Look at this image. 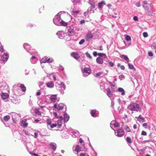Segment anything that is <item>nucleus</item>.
<instances>
[{
  "instance_id": "obj_1",
  "label": "nucleus",
  "mask_w": 156,
  "mask_h": 156,
  "mask_svg": "<svg viewBox=\"0 0 156 156\" xmlns=\"http://www.w3.org/2000/svg\"><path fill=\"white\" fill-rule=\"evenodd\" d=\"M61 13H58L53 19L54 23L56 25L59 26L61 25L66 26H67V23L62 20L60 17Z\"/></svg>"
},
{
  "instance_id": "obj_2",
  "label": "nucleus",
  "mask_w": 156,
  "mask_h": 156,
  "mask_svg": "<svg viewBox=\"0 0 156 156\" xmlns=\"http://www.w3.org/2000/svg\"><path fill=\"white\" fill-rule=\"evenodd\" d=\"M53 107L54 108L53 110L57 111L58 113H59L60 115L62 113L63 108L65 107L66 109V106L62 103H60L57 105V104H54Z\"/></svg>"
},
{
  "instance_id": "obj_3",
  "label": "nucleus",
  "mask_w": 156,
  "mask_h": 156,
  "mask_svg": "<svg viewBox=\"0 0 156 156\" xmlns=\"http://www.w3.org/2000/svg\"><path fill=\"white\" fill-rule=\"evenodd\" d=\"M128 109L132 111L138 112L140 110L139 105L136 103H133L130 104L128 107Z\"/></svg>"
},
{
  "instance_id": "obj_4",
  "label": "nucleus",
  "mask_w": 156,
  "mask_h": 156,
  "mask_svg": "<svg viewBox=\"0 0 156 156\" xmlns=\"http://www.w3.org/2000/svg\"><path fill=\"white\" fill-rule=\"evenodd\" d=\"M57 87V90L60 92L61 94L63 95L64 93V90L66 89V86L63 83L61 82L60 84H58Z\"/></svg>"
},
{
  "instance_id": "obj_5",
  "label": "nucleus",
  "mask_w": 156,
  "mask_h": 156,
  "mask_svg": "<svg viewBox=\"0 0 156 156\" xmlns=\"http://www.w3.org/2000/svg\"><path fill=\"white\" fill-rule=\"evenodd\" d=\"M9 57V54L7 52H5L1 56V59L3 62L5 63L8 60Z\"/></svg>"
},
{
  "instance_id": "obj_6",
  "label": "nucleus",
  "mask_w": 156,
  "mask_h": 156,
  "mask_svg": "<svg viewBox=\"0 0 156 156\" xmlns=\"http://www.w3.org/2000/svg\"><path fill=\"white\" fill-rule=\"evenodd\" d=\"M82 71L83 73V76L86 77L90 73L91 71L90 68H88L85 67L83 69H82Z\"/></svg>"
},
{
  "instance_id": "obj_7",
  "label": "nucleus",
  "mask_w": 156,
  "mask_h": 156,
  "mask_svg": "<svg viewBox=\"0 0 156 156\" xmlns=\"http://www.w3.org/2000/svg\"><path fill=\"white\" fill-rule=\"evenodd\" d=\"M66 34L69 36H72L74 34L75 31L74 30L70 27H67L66 28Z\"/></svg>"
},
{
  "instance_id": "obj_8",
  "label": "nucleus",
  "mask_w": 156,
  "mask_h": 156,
  "mask_svg": "<svg viewBox=\"0 0 156 156\" xmlns=\"http://www.w3.org/2000/svg\"><path fill=\"white\" fill-rule=\"evenodd\" d=\"M119 123L115 121H112L110 123V127L111 128L115 131L114 129V128H117L119 126Z\"/></svg>"
},
{
  "instance_id": "obj_9",
  "label": "nucleus",
  "mask_w": 156,
  "mask_h": 156,
  "mask_svg": "<svg viewBox=\"0 0 156 156\" xmlns=\"http://www.w3.org/2000/svg\"><path fill=\"white\" fill-rule=\"evenodd\" d=\"M115 132V135L118 137H121L123 135L124 132L123 130L122 129H118L116 132Z\"/></svg>"
},
{
  "instance_id": "obj_10",
  "label": "nucleus",
  "mask_w": 156,
  "mask_h": 156,
  "mask_svg": "<svg viewBox=\"0 0 156 156\" xmlns=\"http://www.w3.org/2000/svg\"><path fill=\"white\" fill-rule=\"evenodd\" d=\"M56 34L58 37L60 39H63L65 36V34L64 32L62 31H58Z\"/></svg>"
},
{
  "instance_id": "obj_11",
  "label": "nucleus",
  "mask_w": 156,
  "mask_h": 156,
  "mask_svg": "<svg viewBox=\"0 0 156 156\" xmlns=\"http://www.w3.org/2000/svg\"><path fill=\"white\" fill-rule=\"evenodd\" d=\"M66 111V109L65 110V112H64V111H63L62 113L61 114V115H64V122H67L68 121V120L69 119V115L65 113Z\"/></svg>"
},
{
  "instance_id": "obj_12",
  "label": "nucleus",
  "mask_w": 156,
  "mask_h": 156,
  "mask_svg": "<svg viewBox=\"0 0 156 156\" xmlns=\"http://www.w3.org/2000/svg\"><path fill=\"white\" fill-rule=\"evenodd\" d=\"M106 91L107 92V95L110 98L111 100H113V94L112 93L110 89L109 88L107 89Z\"/></svg>"
},
{
  "instance_id": "obj_13",
  "label": "nucleus",
  "mask_w": 156,
  "mask_h": 156,
  "mask_svg": "<svg viewBox=\"0 0 156 156\" xmlns=\"http://www.w3.org/2000/svg\"><path fill=\"white\" fill-rule=\"evenodd\" d=\"M91 115L95 118L98 116V112L96 110H92L90 112Z\"/></svg>"
},
{
  "instance_id": "obj_14",
  "label": "nucleus",
  "mask_w": 156,
  "mask_h": 156,
  "mask_svg": "<svg viewBox=\"0 0 156 156\" xmlns=\"http://www.w3.org/2000/svg\"><path fill=\"white\" fill-rule=\"evenodd\" d=\"M57 94H53L51 95L50 97V99L51 101L53 102H55L57 100Z\"/></svg>"
},
{
  "instance_id": "obj_15",
  "label": "nucleus",
  "mask_w": 156,
  "mask_h": 156,
  "mask_svg": "<svg viewBox=\"0 0 156 156\" xmlns=\"http://www.w3.org/2000/svg\"><path fill=\"white\" fill-rule=\"evenodd\" d=\"M71 56L76 60H78L80 57V56L78 52H73L71 53Z\"/></svg>"
},
{
  "instance_id": "obj_16",
  "label": "nucleus",
  "mask_w": 156,
  "mask_h": 156,
  "mask_svg": "<svg viewBox=\"0 0 156 156\" xmlns=\"http://www.w3.org/2000/svg\"><path fill=\"white\" fill-rule=\"evenodd\" d=\"M93 37V34H92L91 32H89L86 34L85 39L87 41H88L89 39H92Z\"/></svg>"
},
{
  "instance_id": "obj_17",
  "label": "nucleus",
  "mask_w": 156,
  "mask_h": 156,
  "mask_svg": "<svg viewBox=\"0 0 156 156\" xmlns=\"http://www.w3.org/2000/svg\"><path fill=\"white\" fill-rule=\"evenodd\" d=\"M50 148L53 150L54 151L55 150L56 148V145L54 142L51 143L49 144Z\"/></svg>"
},
{
  "instance_id": "obj_18",
  "label": "nucleus",
  "mask_w": 156,
  "mask_h": 156,
  "mask_svg": "<svg viewBox=\"0 0 156 156\" xmlns=\"http://www.w3.org/2000/svg\"><path fill=\"white\" fill-rule=\"evenodd\" d=\"M90 4L91 5V7L89 8V11H90L89 12L90 13H91V12L94 13V10L96 9H95V5L94 4H93L90 3Z\"/></svg>"
},
{
  "instance_id": "obj_19",
  "label": "nucleus",
  "mask_w": 156,
  "mask_h": 156,
  "mask_svg": "<svg viewBox=\"0 0 156 156\" xmlns=\"http://www.w3.org/2000/svg\"><path fill=\"white\" fill-rule=\"evenodd\" d=\"M23 47L27 52H29L30 50L31 46L28 43H25L24 44Z\"/></svg>"
},
{
  "instance_id": "obj_20",
  "label": "nucleus",
  "mask_w": 156,
  "mask_h": 156,
  "mask_svg": "<svg viewBox=\"0 0 156 156\" xmlns=\"http://www.w3.org/2000/svg\"><path fill=\"white\" fill-rule=\"evenodd\" d=\"M47 86L49 88H52L54 87V82L52 81H50L46 83Z\"/></svg>"
},
{
  "instance_id": "obj_21",
  "label": "nucleus",
  "mask_w": 156,
  "mask_h": 156,
  "mask_svg": "<svg viewBox=\"0 0 156 156\" xmlns=\"http://www.w3.org/2000/svg\"><path fill=\"white\" fill-rule=\"evenodd\" d=\"M37 58L35 56H32L30 59V61L33 64L36 63L37 62Z\"/></svg>"
},
{
  "instance_id": "obj_22",
  "label": "nucleus",
  "mask_w": 156,
  "mask_h": 156,
  "mask_svg": "<svg viewBox=\"0 0 156 156\" xmlns=\"http://www.w3.org/2000/svg\"><path fill=\"white\" fill-rule=\"evenodd\" d=\"M103 59L101 57H98L96 58V61L97 62L100 64H102L103 62Z\"/></svg>"
},
{
  "instance_id": "obj_23",
  "label": "nucleus",
  "mask_w": 156,
  "mask_h": 156,
  "mask_svg": "<svg viewBox=\"0 0 156 156\" xmlns=\"http://www.w3.org/2000/svg\"><path fill=\"white\" fill-rule=\"evenodd\" d=\"M1 96L3 99H7L9 97V95L6 93H2Z\"/></svg>"
},
{
  "instance_id": "obj_24",
  "label": "nucleus",
  "mask_w": 156,
  "mask_h": 156,
  "mask_svg": "<svg viewBox=\"0 0 156 156\" xmlns=\"http://www.w3.org/2000/svg\"><path fill=\"white\" fill-rule=\"evenodd\" d=\"M105 5V3L104 1H102L101 2L98 3V8L100 9L102 8V6Z\"/></svg>"
},
{
  "instance_id": "obj_25",
  "label": "nucleus",
  "mask_w": 156,
  "mask_h": 156,
  "mask_svg": "<svg viewBox=\"0 0 156 156\" xmlns=\"http://www.w3.org/2000/svg\"><path fill=\"white\" fill-rule=\"evenodd\" d=\"M118 91L120 93H121L122 95L123 96L125 94V91L123 88L119 87L118 89Z\"/></svg>"
},
{
  "instance_id": "obj_26",
  "label": "nucleus",
  "mask_w": 156,
  "mask_h": 156,
  "mask_svg": "<svg viewBox=\"0 0 156 156\" xmlns=\"http://www.w3.org/2000/svg\"><path fill=\"white\" fill-rule=\"evenodd\" d=\"M11 101L13 103L15 104H19L20 101V99L16 100L14 98H13V99L11 100Z\"/></svg>"
},
{
  "instance_id": "obj_27",
  "label": "nucleus",
  "mask_w": 156,
  "mask_h": 156,
  "mask_svg": "<svg viewBox=\"0 0 156 156\" xmlns=\"http://www.w3.org/2000/svg\"><path fill=\"white\" fill-rule=\"evenodd\" d=\"M98 55L99 56V57L102 58L103 59H105L107 58V56L105 54L98 53Z\"/></svg>"
},
{
  "instance_id": "obj_28",
  "label": "nucleus",
  "mask_w": 156,
  "mask_h": 156,
  "mask_svg": "<svg viewBox=\"0 0 156 156\" xmlns=\"http://www.w3.org/2000/svg\"><path fill=\"white\" fill-rule=\"evenodd\" d=\"M26 122V120H23L21 122V125L24 127H26L28 123Z\"/></svg>"
},
{
  "instance_id": "obj_29",
  "label": "nucleus",
  "mask_w": 156,
  "mask_h": 156,
  "mask_svg": "<svg viewBox=\"0 0 156 156\" xmlns=\"http://www.w3.org/2000/svg\"><path fill=\"white\" fill-rule=\"evenodd\" d=\"M81 148L78 145H77L76 146L75 149L74 150V151L76 152H78L81 151Z\"/></svg>"
},
{
  "instance_id": "obj_30",
  "label": "nucleus",
  "mask_w": 156,
  "mask_h": 156,
  "mask_svg": "<svg viewBox=\"0 0 156 156\" xmlns=\"http://www.w3.org/2000/svg\"><path fill=\"white\" fill-rule=\"evenodd\" d=\"M121 58H122L124 59L127 62H129V58H128L127 56L126 55H122Z\"/></svg>"
},
{
  "instance_id": "obj_31",
  "label": "nucleus",
  "mask_w": 156,
  "mask_h": 156,
  "mask_svg": "<svg viewBox=\"0 0 156 156\" xmlns=\"http://www.w3.org/2000/svg\"><path fill=\"white\" fill-rule=\"evenodd\" d=\"M20 87L23 92H25L26 90V87L23 84H21L20 85Z\"/></svg>"
},
{
  "instance_id": "obj_32",
  "label": "nucleus",
  "mask_w": 156,
  "mask_h": 156,
  "mask_svg": "<svg viewBox=\"0 0 156 156\" xmlns=\"http://www.w3.org/2000/svg\"><path fill=\"white\" fill-rule=\"evenodd\" d=\"M151 6V5L150 4H148L146 5H143V7L145 10L148 11H149V7Z\"/></svg>"
},
{
  "instance_id": "obj_33",
  "label": "nucleus",
  "mask_w": 156,
  "mask_h": 156,
  "mask_svg": "<svg viewBox=\"0 0 156 156\" xmlns=\"http://www.w3.org/2000/svg\"><path fill=\"white\" fill-rule=\"evenodd\" d=\"M126 141L128 143L131 144L132 142V140L129 136H127L126 138Z\"/></svg>"
},
{
  "instance_id": "obj_34",
  "label": "nucleus",
  "mask_w": 156,
  "mask_h": 156,
  "mask_svg": "<svg viewBox=\"0 0 156 156\" xmlns=\"http://www.w3.org/2000/svg\"><path fill=\"white\" fill-rule=\"evenodd\" d=\"M10 117L9 115H6L3 117V120L5 121H7L10 119Z\"/></svg>"
},
{
  "instance_id": "obj_35",
  "label": "nucleus",
  "mask_w": 156,
  "mask_h": 156,
  "mask_svg": "<svg viewBox=\"0 0 156 156\" xmlns=\"http://www.w3.org/2000/svg\"><path fill=\"white\" fill-rule=\"evenodd\" d=\"M28 52H29V53H30L31 55H32L33 54H34L35 53H37V52L34 49L32 50V51L30 49Z\"/></svg>"
},
{
  "instance_id": "obj_36",
  "label": "nucleus",
  "mask_w": 156,
  "mask_h": 156,
  "mask_svg": "<svg viewBox=\"0 0 156 156\" xmlns=\"http://www.w3.org/2000/svg\"><path fill=\"white\" fill-rule=\"evenodd\" d=\"M5 50L4 49L2 45L0 46V52L1 53L5 52Z\"/></svg>"
},
{
  "instance_id": "obj_37",
  "label": "nucleus",
  "mask_w": 156,
  "mask_h": 156,
  "mask_svg": "<svg viewBox=\"0 0 156 156\" xmlns=\"http://www.w3.org/2000/svg\"><path fill=\"white\" fill-rule=\"evenodd\" d=\"M57 123L58 128L61 127L62 125V122H61V120H58L57 121Z\"/></svg>"
},
{
  "instance_id": "obj_38",
  "label": "nucleus",
  "mask_w": 156,
  "mask_h": 156,
  "mask_svg": "<svg viewBox=\"0 0 156 156\" xmlns=\"http://www.w3.org/2000/svg\"><path fill=\"white\" fill-rule=\"evenodd\" d=\"M125 129L127 132H130L131 131V130L130 128L128 127L127 126H125L124 128Z\"/></svg>"
},
{
  "instance_id": "obj_39",
  "label": "nucleus",
  "mask_w": 156,
  "mask_h": 156,
  "mask_svg": "<svg viewBox=\"0 0 156 156\" xmlns=\"http://www.w3.org/2000/svg\"><path fill=\"white\" fill-rule=\"evenodd\" d=\"M137 119L138 120L140 119L142 120V122H144L145 121V119L144 118L141 116V115H140L138 117H137Z\"/></svg>"
},
{
  "instance_id": "obj_40",
  "label": "nucleus",
  "mask_w": 156,
  "mask_h": 156,
  "mask_svg": "<svg viewBox=\"0 0 156 156\" xmlns=\"http://www.w3.org/2000/svg\"><path fill=\"white\" fill-rule=\"evenodd\" d=\"M34 25L32 23H29L27 24L26 27H27L31 28L34 27Z\"/></svg>"
},
{
  "instance_id": "obj_41",
  "label": "nucleus",
  "mask_w": 156,
  "mask_h": 156,
  "mask_svg": "<svg viewBox=\"0 0 156 156\" xmlns=\"http://www.w3.org/2000/svg\"><path fill=\"white\" fill-rule=\"evenodd\" d=\"M47 62L51 63L54 61V59L52 58H49L48 59H47Z\"/></svg>"
},
{
  "instance_id": "obj_42",
  "label": "nucleus",
  "mask_w": 156,
  "mask_h": 156,
  "mask_svg": "<svg viewBox=\"0 0 156 156\" xmlns=\"http://www.w3.org/2000/svg\"><path fill=\"white\" fill-rule=\"evenodd\" d=\"M47 58H42L41 61V63H45L47 62Z\"/></svg>"
},
{
  "instance_id": "obj_43",
  "label": "nucleus",
  "mask_w": 156,
  "mask_h": 156,
  "mask_svg": "<svg viewBox=\"0 0 156 156\" xmlns=\"http://www.w3.org/2000/svg\"><path fill=\"white\" fill-rule=\"evenodd\" d=\"M84 60V58L83 57H80V58H79V59H78L77 61L80 62H81L83 61Z\"/></svg>"
},
{
  "instance_id": "obj_44",
  "label": "nucleus",
  "mask_w": 156,
  "mask_h": 156,
  "mask_svg": "<svg viewBox=\"0 0 156 156\" xmlns=\"http://www.w3.org/2000/svg\"><path fill=\"white\" fill-rule=\"evenodd\" d=\"M151 47L152 49H156V44L154 43L151 45Z\"/></svg>"
},
{
  "instance_id": "obj_45",
  "label": "nucleus",
  "mask_w": 156,
  "mask_h": 156,
  "mask_svg": "<svg viewBox=\"0 0 156 156\" xmlns=\"http://www.w3.org/2000/svg\"><path fill=\"white\" fill-rule=\"evenodd\" d=\"M47 118L46 119H47V123L48 124V125H49L50 126V125L51 124V122L50 120H49L48 119V117H47Z\"/></svg>"
},
{
  "instance_id": "obj_46",
  "label": "nucleus",
  "mask_w": 156,
  "mask_h": 156,
  "mask_svg": "<svg viewBox=\"0 0 156 156\" xmlns=\"http://www.w3.org/2000/svg\"><path fill=\"white\" fill-rule=\"evenodd\" d=\"M131 37L129 35H126L125 37V39L127 41H129L131 40Z\"/></svg>"
},
{
  "instance_id": "obj_47",
  "label": "nucleus",
  "mask_w": 156,
  "mask_h": 156,
  "mask_svg": "<svg viewBox=\"0 0 156 156\" xmlns=\"http://www.w3.org/2000/svg\"><path fill=\"white\" fill-rule=\"evenodd\" d=\"M103 74V73L101 72L97 73L96 74V77H98L99 76Z\"/></svg>"
},
{
  "instance_id": "obj_48",
  "label": "nucleus",
  "mask_w": 156,
  "mask_h": 156,
  "mask_svg": "<svg viewBox=\"0 0 156 156\" xmlns=\"http://www.w3.org/2000/svg\"><path fill=\"white\" fill-rule=\"evenodd\" d=\"M129 68L130 69H133L134 68L133 66V65L131 64L130 63L128 64Z\"/></svg>"
},
{
  "instance_id": "obj_49",
  "label": "nucleus",
  "mask_w": 156,
  "mask_h": 156,
  "mask_svg": "<svg viewBox=\"0 0 156 156\" xmlns=\"http://www.w3.org/2000/svg\"><path fill=\"white\" fill-rule=\"evenodd\" d=\"M85 55H86L87 57V58H88L90 59L91 58H92L91 56L90 55V54L88 52L86 53Z\"/></svg>"
},
{
  "instance_id": "obj_50",
  "label": "nucleus",
  "mask_w": 156,
  "mask_h": 156,
  "mask_svg": "<svg viewBox=\"0 0 156 156\" xmlns=\"http://www.w3.org/2000/svg\"><path fill=\"white\" fill-rule=\"evenodd\" d=\"M57 124L56 123L51 124L50 125V127L51 128H52L54 127H56L57 126Z\"/></svg>"
},
{
  "instance_id": "obj_51",
  "label": "nucleus",
  "mask_w": 156,
  "mask_h": 156,
  "mask_svg": "<svg viewBox=\"0 0 156 156\" xmlns=\"http://www.w3.org/2000/svg\"><path fill=\"white\" fill-rule=\"evenodd\" d=\"M85 40L84 39H82L80 40V41L79 42V44L80 45H81L83 44L85 42Z\"/></svg>"
},
{
  "instance_id": "obj_52",
  "label": "nucleus",
  "mask_w": 156,
  "mask_h": 156,
  "mask_svg": "<svg viewBox=\"0 0 156 156\" xmlns=\"http://www.w3.org/2000/svg\"><path fill=\"white\" fill-rule=\"evenodd\" d=\"M119 78L121 80H122L123 79H124L125 78V76L123 74H121L119 76Z\"/></svg>"
},
{
  "instance_id": "obj_53",
  "label": "nucleus",
  "mask_w": 156,
  "mask_h": 156,
  "mask_svg": "<svg viewBox=\"0 0 156 156\" xmlns=\"http://www.w3.org/2000/svg\"><path fill=\"white\" fill-rule=\"evenodd\" d=\"M143 35L144 37H146L148 36V34L147 32H144L143 33Z\"/></svg>"
},
{
  "instance_id": "obj_54",
  "label": "nucleus",
  "mask_w": 156,
  "mask_h": 156,
  "mask_svg": "<svg viewBox=\"0 0 156 156\" xmlns=\"http://www.w3.org/2000/svg\"><path fill=\"white\" fill-rule=\"evenodd\" d=\"M108 63L109 65L111 67H113L114 64V63L112 62H109Z\"/></svg>"
},
{
  "instance_id": "obj_55",
  "label": "nucleus",
  "mask_w": 156,
  "mask_h": 156,
  "mask_svg": "<svg viewBox=\"0 0 156 156\" xmlns=\"http://www.w3.org/2000/svg\"><path fill=\"white\" fill-rule=\"evenodd\" d=\"M147 133L146 132L144 131H142L141 132V135L144 136L147 135Z\"/></svg>"
},
{
  "instance_id": "obj_56",
  "label": "nucleus",
  "mask_w": 156,
  "mask_h": 156,
  "mask_svg": "<svg viewBox=\"0 0 156 156\" xmlns=\"http://www.w3.org/2000/svg\"><path fill=\"white\" fill-rule=\"evenodd\" d=\"M89 8H88V9L87 12H85L84 13V15L85 16H87L88 13H90V12H89L90 11H89Z\"/></svg>"
},
{
  "instance_id": "obj_57",
  "label": "nucleus",
  "mask_w": 156,
  "mask_h": 156,
  "mask_svg": "<svg viewBox=\"0 0 156 156\" xmlns=\"http://www.w3.org/2000/svg\"><path fill=\"white\" fill-rule=\"evenodd\" d=\"M148 55L150 56H153V53L151 51H149L148 53Z\"/></svg>"
},
{
  "instance_id": "obj_58",
  "label": "nucleus",
  "mask_w": 156,
  "mask_h": 156,
  "mask_svg": "<svg viewBox=\"0 0 156 156\" xmlns=\"http://www.w3.org/2000/svg\"><path fill=\"white\" fill-rule=\"evenodd\" d=\"M80 11H73V12H72V14H77V13H79L80 12Z\"/></svg>"
},
{
  "instance_id": "obj_59",
  "label": "nucleus",
  "mask_w": 156,
  "mask_h": 156,
  "mask_svg": "<svg viewBox=\"0 0 156 156\" xmlns=\"http://www.w3.org/2000/svg\"><path fill=\"white\" fill-rule=\"evenodd\" d=\"M133 19L134 20L137 21L138 20V18L137 16H135L133 17Z\"/></svg>"
},
{
  "instance_id": "obj_60",
  "label": "nucleus",
  "mask_w": 156,
  "mask_h": 156,
  "mask_svg": "<svg viewBox=\"0 0 156 156\" xmlns=\"http://www.w3.org/2000/svg\"><path fill=\"white\" fill-rule=\"evenodd\" d=\"M55 117L56 118H58L59 117V116L57 115V113L56 112H54L53 113Z\"/></svg>"
},
{
  "instance_id": "obj_61",
  "label": "nucleus",
  "mask_w": 156,
  "mask_h": 156,
  "mask_svg": "<svg viewBox=\"0 0 156 156\" xmlns=\"http://www.w3.org/2000/svg\"><path fill=\"white\" fill-rule=\"evenodd\" d=\"M143 126L146 128L147 127V123H145L143 124Z\"/></svg>"
},
{
  "instance_id": "obj_62",
  "label": "nucleus",
  "mask_w": 156,
  "mask_h": 156,
  "mask_svg": "<svg viewBox=\"0 0 156 156\" xmlns=\"http://www.w3.org/2000/svg\"><path fill=\"white\" fill-rule=\"evenodd\" d=\"M93 54L94 56L95 57L97 55H98V54L96 51H94L93 53Z\"/></svg>"
},
{
  "instance_id": "obj_63",
  "label": "nucleus",
  "mask_w": 156,
  "mask_h": 156,
  "mask_svg": "<svg viewBox=\"0 0 156 156\" xmlns=\"http://www.w3.org/2000/svg\"><path fill=\"white\" fill-rule=\"evenodd\" d=\"M73 2L74 3H77L79 1V0H72Z\"/></svg>"
},
{
  "instance_id": "obj_64",
  "label": "nucleus",
  "mask_w": 156,
  "mask_h": 156,
  "mask_svg": "<svg viewBox=\"0 0 156 156\" xmlns=\"http://www.w3.org/2000/svg\"><path fill=\"white\" fill-rule=\"evenodd\" d=\"M120 68L121 69L123 70H124L125 69V66H123V65H122L120 66Z\"/></svg>"
}]
</instances>
